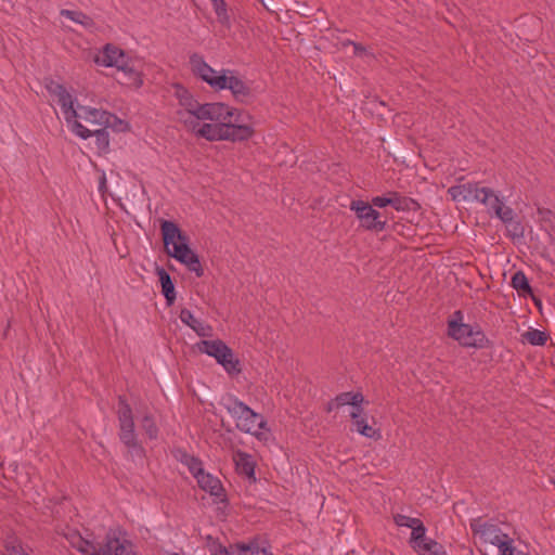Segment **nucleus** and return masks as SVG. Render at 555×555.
<instances>
[{"mask_svg": "<svg viewBox=\"0 0 555 555\" xmlns=\"http://www.w3.org/2000/svg\"><path fill=\"white\" fill-rule=\"evenodd\" d=\"M103 555H135L133 544L122 535L109 534L102 548Z\"/></svg>", "mask_w": 555, "mask_h": 555, "instance_id": "obj_13", "label": "nucleus"}, {"mask_svg": "<svg viewBox=\"0 0 555 555\" xmlns=\"http://www.w3.org/2000/svg\"><path fill=\"white\" fill-rule=\"evenodd\" d=\"M105 186H106V176L103 172L102 176H101V179H100L99 190L101 192H103L105 190Z\"/></svg>", "mask_w": 555, "mask_h": 555, "instance_id": "obj_40", "label": "nucleus"}, {"mask_svg": "<svg viewBox=\"0 0 555 555\" xmlns=\"http://www.w3.org/2000/svg\"><path fill=\"white\" fill-rule=\"evenodd\" d=\"M60 14L70 21H73L76 24L82 25L85 28H91L93 26V21L91 17L86 15L81 11H74V10H61Z\"/></svg>", "mask_w": 555, "mask_h": 555, "instance_id": "obj_28", "label": "nucleus"}, {"mask_svg": "<svg viewBox=\"0 0 555 555\" xmlns=\"http://www.w3.org/2000/svg\"><path fill=\"white\" fill-rule=\"evenodd\" d=\"M353 47H354V53H356V54H360L362 51H364L362 48H360V47H359V46H357V44H353Z\"/></svg>", "mask_w": 555, "mask_h": 555, "instance_id": "obj_41", "label": "nucleus"}, {"mask_svg": "<svg viewBox=\"0 0 555 555\" xmlns=\"http://www.w3.org/2000/svg\"><path fill=\"white\" fill-rule=\"evenodd\" d=\"M172 96L177 101L176 120L197 138L211 142H243L255 133L253 124L244 120L240 109L227 103H202L180 83L173 85Z\"/></svg>", "mask_w": 555, "mask_h": 555, "instance_id": "obj_1", "label": "nucleus"}, {"mask_svg": "<svg viewBox=\"0 0 555 555\" xmlns=\"http://www.w3.org/2000/svg\"><path fill=\"white\" fill-rule=\"evenodd\" d=\"M521 337L524 341L532 346H543L547 340L546 333L535 328H530L529 331L525 332Z\"/></svg>", "mask_w": 555, "mask_h": 555, "instance_id": "obj_29", "label": "nucleus"}, {"mask_svg": "<svg viewBox=\"0 0 555 555\" xmlns=\"http://www.w3.org/2000/svg\"><path fill=\"white\" fill-rule=\"evenodd\" d=\"M390 203H391V198H389V196H374L372 198L371 205L373 207L384 208V207L388 206Z\"/></svg>", "mask_w": 555, "mask_h": 555, "instance_id": "obj_38", "label": "nucleus"}, {"mask_svg": "<svg viewBox=\"0 0 555 555\" xmlns=\"http://www.w3.org/2000/svg\"><path fill=\"white\" fill-rule=\"evenodd\" d=\"M179 461L189 469L203 491L216 498H221L223 495L221 481L218 477L205 472L201 460L191 454L182 453Z\"/></svg>", "mask_w": 555, "mask_h": 555, "instance_id": "obj_8", "label": "nucleus"}, {"mask_svg": "<svg viewBox=\"0 0 555 555\" xmlns=\"http://www.w3.org/2000/svg\"><path fill=\"white\" fill-rule=\"evenodd\" d=\"M77 120L82 119L89 124L103 126L112 118V113L87 105H77Z\"/></svg>", "mask_w": 555, "mask_h": 555, "instance_id": "obj_14", "label": "nucleus"}, {"mask_svg": "<svg viewBox=\"0 0 555 555\" xmlns=\"http://www.w3.org/2000/svg\"><path fill=\"white\" fill-rule=\"evenodd\" d=\"M91 134L89 138L94 137V143L100 153H106L109 149V135L104 129L90 130Z\"/></svg>", "mask_w": 555, "mask_h": 555, "instance_id": "obj_30", "label": "nucleus"}, {"mask_svg": "<svg viewBox=\"0 0 555 555\" xmlns=\"http://www.w3.org/2000/svg\"><path fill=\"white\" fill-rule=\"evenodd\" d=\"M142 429L145 431V434L147 435V437L150 439H155L157 438V435H158V428L155 424V422L153 421L152 417L150 416H145L143 420H142Z\"/></svg>", "mask_w": 555, "mask_h": 555, "instance_id": "obj_35", "label": "nucleus"}, {"mask_svg": "<svg viewBox=\"0 0 555 555\" xmlns=\"http://www.w3.org/2000/svg\"><path fill=\"white\" fill-rule=\"evenodd\" d=\"M217 363L230 375H238L242 372L241 361L230 347L228 352L222 353Z\"/></svg>", "mask_w": 555, "mask_h": 555, "instance_id": "obj_26", "label": "nucleus"}, {"mask_svg": "<svg viewBox=\"0 0 555 555\" xmlns=\"http://www.w3.org/2000/svg\"><path fill=\"white\" fill-rule=\"evenodd\" d=\"M352 424L357 433L365 438L372 440H378L382 438L380 429L370 424L369 417L366 415H362L358 420L353 421Z\"/></svg>", "mask_w": 555, "mask_h": 555, "instance_id": "obj_24", "label": "nucleus"}, {"mask_svg": "<svg viewBox=\"0 0 555 555\" xmlns=\"http://www.w3.org/2000/svg\"><path fill=\"white\" fill-rule=\"evenodd\" d=\"M129 57L119 47L106 43L96 51L93 62L101 67L118 69Z\"/></svg>", "mask_w": 555, "mask_h": 555, "instance_id": "obj_11", "label": "nucleus"}, {"mask_svg": "<svg viewBox=\"0 0 555 555\" xmlns=\"http://www.w3.org/2000/svg\"><path fill=\"white\" fill-rule=\"evenodd\" d=\"M512 286L524 294L531 292V286L526 274L522 271H517L512 278Z\"/></svg>", "mask_w": 555, "mask_h": 555, "instance_id": "obj_31", "label": "nucleus"}, {"mask_svg": "<svg viewBox=\"0 0 555 555\" xmlns=\"http://www.w3.org/2000/svg\"><path fill=\"white\" fill-rule=\"evenodd\" d=\"M358 402H364V397L360 391H346L337 395L330 403L328 410L350 408Z\"/></svg>", "mask_w": 555, "mask_h": 555, "instance_id": "obj_22", "label": "nucleus"}, {"mask_svg": "<svg viewBox=\"0 0 555 555\" xmlns=\"http://www.w3.org/2000/svg\"><path fill=\"white\" fill-rule=\"evenodd\" d=\"M67 539L69 544L82 555H99L98 546L93 542L83 539L79 533L73 532L67 535Z\"/></svg>", "mask_w": 555, "mask_h": 555, "instance_id": "obj_23", "label": "nucleus"}, {"mask_svg": "<svg viewBox=\"0 0 555 555\" xmlns=\"http://www.w3.org/2000/svg\"><path fill=\"white\" fill-rule=\"evenodd\" d=\"M47 91L51 101L60 106L69 131L82 140L89 139L91 134L90 129L77 120L76 111L79 104L77 103L74 89L51 80L47 83Z\"/></svg>", "mask_w": 555, "mask_h": 555, "instance_id": "obj_6", "label": "nucleus"}, {"mask_svg": "<svg viewBox=\"0 0 555 555\" xmlns=\"http://www.w3.org/2000/svg\"><path fill=\"white\" fill-rule=\"evenodd\" d=\"M236 470L247 478H255V461L253 456L246 452L236 451L233 454Z\"/></svg>", "mask_w": 555, "mask_h": 555, "instance_id": "obj_21", "label": "nucleus"}, {"mask_svg": "<svg viewBox=\"0 0 555 555\" xmlns=\"http://www.w3.org/2000/svg\"><path fill=\"white\" fill-rule=\"evenodd\" d=\"M179 317L181 322L192 328L198 336L211 337L214 335L212 326L197 319L189 309H182Z\"/></svg>", "mask_w": 555, "mask_h": 555, "instance_id": "obj_17", "label": "nucleus"}, {"mask_svg": "<svg viewBox=\"0 0 555 555\" xmlns=\"http://www.w3.org/2000/svg\"><path fill=\"white\" fill-rule=\"evenodd\" d=\"M197 349L211 357L216 362L220 359L223 352H228L229 346L221 339H205L197 343Z\"/></svg>", "mask_w": 555, "mask_h": 555, "instance_id": "obj_18", "label": "nucleus"}, {"mask_svg": "<svg viewBox=\"0 0 555 555\" xmlns=\"http://www.w3.org/2000/svg\"><path fill=\"white\" fill-rule=\"evenodd\" d=\"M503 223L506 225V228L513 238H520L524 236V228H522L521 223L515 219V212L513 209H512L511 220L503 222Z\"/></svg>", "mask_w": 555, "mask_h": 555, "instance_id": "obj_33", "label": "nucleus"}, {"mask_svg": "<svg viewBox=\"0 0 555 555\" xmlns=\"http://www.w3.org/2000/svg\"><path fill=\"white\" fill-rule=\"evenodd\" d=\"M118 420H119V427H120L119 437H120L121 441L129 449H133V450L139 449L131 409H130L129 404L126 403L124 400L119 401Z\"/></svg>", "mask_w": 555, "mask_h": 555, "instance_id": "obj_10", "label": "nucleus"}, {"mask_svg": "<svg viewBox=\"0 0 555 555\" xmlns=\"http://www.w3.org/2000/svg\"><path fill=\"white\" fill-rule=\"evenodd\" d=\"M448 333L450 337L465 347L483 348L487 337L479 326H472L463 322V314L456 311L449 321Z\"/></svg>", "mask_w": 555, "mask_h": 555, "instance_id": "obj_7", "label": "nucleus"}, {"mask_svg": "<svg viewBox=\"0 0 555 555\" xmlns=\"http://www.w3.org/2000/svg\"><path fill=\"white\" fill-rule=\"evenodd\" d=\"M410 545L418 555H448L443 546L426 533L416 540L410 539Z\"/></svg>", "mask_w": 555, "mask_h": 555, "instance_id": "obj_16", "label": "nucleus"}, {"mask_svg": "<svg viewBox=\"0 0 555 555\" xmlns=\"http://www.w3.org/2000/svg\"><path fill=\"white\" fill-rule=\"evenodd\" d=\"M470 528L480 541L496 547H499V545H501V543L508 537V534L503 532L495 524L483 521L480 518L473 519Z\"/></svg>", "mask_w": 555, "mask_h": 555, "instance_id": "obj_12", "label": "nucleus"}, {"mask_svg": "<svg viewBox=\"0 0 555 555\" xmlns=\"http://www.w3.org/2000/svg\"><path fill=\"white\" fill-rule=\"evenodd\" d=\"M395 522L399 527H406L412 530L410 539L416 540L417 538L426 533V528L422 520L418 518L398 514L395 516Z\"/></svg>", "mask_w": 555, "mask_h": 555, "instance_id": "obj_20", "label": "nucleus"}, {"mask_svg": "<svg viewBox=\"0 0 555 555\" xmlns=\"http://www.w3.org/2000/svg\"><path fill=\"white\" fill-rule=\"evenodd\" d=\"M168 555H179V554H178V553H170V554H168Z\"/></svg>", "mask_w": 555, "mask_h": 555, "instance_id": "obj_42", "label": "nucleus"}, {"mask_svg": "<svg viewBox=\"0 0 555 555\" xmlns=\"http://www.w3.org/2000/svg\"><path fill=\"white\" fill-rule=\"evenodd\" d=\"M211 555H229V552L227 547L218 545L217 547L214 548Z\"/></svg>", "mask_w": 555, "mask_h": 555, "instance_id": "obj_39", "label": "nucleus"}, {"mask_svg": "<svg viewBox=\"0 0 555 555\" xmlns=\"http://www.w3.org/2000/svg\"><path fill=\"white\" fill-rule=\"evenodd\" d=\"M160 231L166 254L201 278L204 274V269L199 257L190 245L189 236L176 222L170 220L162 221Z\"/></svg>", "mask_w": 555, "mask_h": 555, "instance_id": "obj_4", "label": "nucleus"}, {"mask_svg": "<svg viewBox=\"0 0 555 555\" xmlns=\"http://www.w3.org/2000/svg\"><path fill=\"white\" fill-rule=\"evenodd\" d=\"M500 555H529L514 546V540L508 535L498 547Z\"/></svg>", "mask_w": 555, "mask_h": 555, "instance_id": "obj_32", "label": "nucleus"}, {"mask_svg": "<svg viewBox=\"0 0 555 555\" xmlns=\"http://www.w3.org/2000/svg\"><path fill=\"white\" fill-rule=\"evenodd\" d=\"M189 69L195 79L206 83L214 91L228 90L240 102H245L254 95L250 83L237 70L231 68L216 69L198 52L189 55Z\"/></svg>", "mask_w": 555, "mask_h": 555, "instance_id": "obj_2", "label": "nucleus"}, {"mask_svg": "<svg viewBox=\"0 0 555 555\" xmlns=\"http://www.w3.org/2000/svg\"><path fill=\"white\" fill-rule=\"evenodd\" d=\"M1 553L3 555H29L22 545V542L13 535L4 539Z\"/></svg>", "mask_w": 555, "mask_h": 555, "instance_id": "obj_27", "label": "nucleus"}, {"mask_svg": "<svg viewBox=\"0 0 555 555\" xmlns=\"http://www.w3.org/2000/svg\"><path fill=\"white\" fill-rule=\"evenodd\" d=\"M349 208L356 214L361 228L375 232H380L386 228V221L380 219V214L367 202L352 201Z\"/></svg>", "mask_w": 555, "mask_h": 555, "instance_id": "obj_9", "label": "nucleus"}, {"mask_svg": "<svg viewBox=\"0 0 555 555\" xmlns=\"http://www.w3.org/2000/svg\"><path fill=\"white\" fill-rule=\"evenodd\" d=\"M157 275L159 278V282H160V286H162V293H163V295L166 298L167 305L171 306L175 302L176 298H177V294H176V291H175V284H173V282L171 280V276L163 268H159L157 270Z\"/></svg>", "mask_w": 555, "mask_h": 555, "instance_id": "obj_25", "label": "nucleus"}, {"mask_svg": "<svg viewBox=\"0 0 555 555\" xmlns=\"http://www.w3.org/2000/svg\"><path fill=\"white\" fill-rule=\"evenodd\" d=\"M363 403L364 402H358L357 404H352L349 408V416L351 417L352 422L358 420L362 415H365L363 411Z\"/></svg>", "mask_w": 555, "mask_h": 555, "instance_id": "obj_36", "label": "nucleus"}, {"mask_svg": "<svg viewBox=\"0 0 555 555\" xmlns=\"http://www.w3.org/2000/svg\"><path fill=\"white\" fill-rule=\"evenodd\" d=\"M389 198H391V203L389 204L396 210H404L405 209V201L401 198L397 193H390Z\"/></svg>", "mask_w": 555, "mask_h": 555, "instance_id": "obj_37", "label": "nucleus"}, {"mask_svg": "<svg viewBox=\"0 0 555 555\" xmlns=\"http://www.w3.org/2000/svg\"><path fill=\"white\" fill-rule=\"evenodd\" d=\"M233 548L237 555H273L270 545L267 542H260L258 538L237 542Z\"/></svg>", "mask_w": 555, "mask_h": 555, "instance_id": "obj_15", "label": "nucleus"}, {"mask_svg": "<svg viewBox=\"0 0 555 555\" xmlns=\"http://www.w3.org/2000/svg\"><path fill=\"white\" fill-rule=\"evenodd\" d=\"M221 403L235 422L238 430L249 434L259 441L269 442L273 439L272 433L266 418L256 413L236 397L228 395L222 398Z\"/></svg>", "mask_w": 555, "mask_h": 555, "instance_id": "obj_5", "label": "nucleus"}, {"mask_svg": "<svg viewBox=\"0 0 555 555\" xmlns=\"http://www.w3.org/2000/svg\"><path fill=\"white\" fill-rule=\"evenodd\" d=\"M448 193L455 202L482 204L489 214H493L502 222L512 218V208L506 205L505 197L490 188L465 183L451 186Z\"/></svg>", "mask_w": 555, "mask_h": 555, "instance_id": "obj_3", "label": "nucleus"}, {"mask_svg": "<svg viewBox=\"0 0 555 555\" xmlns=\"http://www.w3.org/2000/svg\"><path fill=\"white\" fill-rule=\"evenodd\" d=\"M103 126L109 127L117 132H126L130 129L128 121L120 119L114 114H112V118L108 119V122H105Z\"/></svg>", "mask_w": 555, "mask_h": 555, "instance_id": "obj_34", "label": "nucleus"}, {"mask_svg": "<svg viewBox=\"0 0 555 555\" xmlns=\"http://www.w3.org/2000/svg\"><path fill=\"white\" fill-rule=\"evenodd\" d=\"M117 70L124 74L128 80L129 87L140 89L143 86V74L134 66L131 56Z\"/></svg>", "mask_w": 555, "mask_h": 555, "instance_id": "obj_19", "label": "nucleus"}]
</instances>
